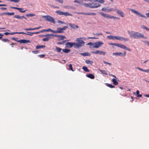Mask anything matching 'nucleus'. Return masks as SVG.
Instances as JSON below:
<instances>
[{"instance_id":"20e7f679","label":"nucleus","mask_w":149,"mask_h":149,"mask_svg":"<svg viewBox=\"0 0 149 149\" xmlns=\"http://www.w3.org/2000/svg\"><path fill=\"white\" fill-rule=\"evenodd\" d=\"M86 7H88L90 8H97L100 6V5L98 3H88L85 4Z\"/></svg>"},{"instance_id":"bb28decb","label":"nucleus","mask_w":149,"mask_h":149,"mask_svg":"<svg viewBox=\"0 0 149 149\" xmlns=\"http://www.w3.org/2000/svg\"><path fill=\"white\" fill-rule=\"evenodd\" d=\"M80 54L84 56H90L91 55V54H89V53H88V52H85V53H81Z\"/></svg>"},{"instance_id":"cd10ccee","label":"nucleus","mask_w":149,"mask_h":149,"mask_svg":"<svg viewBox=\"0 0 149 149\" xmlns=\"http://www.w3.org/2000/svg\"><path fill=\"white\" fill-rule=\"evenodd\" d=\"M66 37L65 36L60 35L58 38V40H63L64 38H65Z\"/></svg>"},{"instance_id":"9b49d317","label":"nucleus","mask_w":149,"mask_h":149,"mask_svg":"<svg viewBox=\"0 0 149 149\" xmlns=\"http://www.w3.org/2000/svg\"><path fill=\"white\" fill-rule=\"evenodd\" d=\"M103 43L102 42H95L94 44L93 48H98L100 46L103 45Z\"/></svg>"},{"instance_id":"79ce46f5","label":"nucleus","mask_w":149,"mask_h":149,"mask_svg":"<svg viewBox=\"0 0 149 149\" xmlns=\"http://www.w3.org/2000/svg\"><path fill=\"white\" fill-rule=\"evenodd\" d=\"M24 33H21V32H15L13 33H10V34L11 35H13L15 34H22Z\"/></svg>"},{"instance_id":"5fc2aeb1","label":"nucleus","mask_w":149,"mask_h":149,"mask_svg":"<svg viewBox=\"0 0 149 149\" xmlns=\"http://www.w3.org/2000/svg\"><path fill=\"white\" fill-rule=\"evenodd\" d=\"M38 56L40 58H43L45 56V54H42L39 55Z\"/></svg>"},{"instance_id":"37998d69","label":"nucleus","mask_w":149,"mask_h":149,"mask_svg":"<svg viewBox=\"0 0 149 149\" xmlns=\"http://www.w3.org/2000/svg\"><path fill=\"white\" fill-rule=\"evenodd\" d=\"M50 37H46L45 38H43L42 39V40L44 41H49V38Z\"/></svg>"},{"instance_id":"6ab92c4d","label":"nucleus","mask_w":149,"mask_h":149,"mask_svg":"<svg viewBox=\"0 0 149 149\" xmlns=\"http://www.w3.org/2000/svg\"><path fill=\"white\" fill-rule=\"evenodd\" d=\"M74 3H78L77 6H79L81 5H84L85 6V4H86V3H84L83 2L80 1L75 0L74 1Z\"/></svg>"},{"instance_id":"423d86ee","label":"nucleus","mask_w":149,"mask_h":149,"mask_svg":"<svg viewBox=\"0 0 149 149\" xmlns=\"http://www.w3.org/2000/svg\"><path fill=\"white\" fill-rule=\"evenodd\" d=\"M43 18H45V20L49 22H52L54 24L55 23V22L54 18L49 15L43 16H42Z\"/></svg>"},{"instance_id":"f257e3e1","label":"nucleus","mask_w":149,"mask_h":149,"mask_svg":"<svg viewBox=\"0 0 149 149\" xmlns=\"http://www.w3.org/2000/svg\"><path fill=\"white\" fill-rule=\"evenodd\" d=\"M128 33L130 36L131 38H133L135 39H138L139 38H143L147 39L146 37L143 34L137 32L132 31L130 32L128 31Z\"/></svg>"},{"instance_id":"e433bc0d","label":"nucleus","mask_w":149,"mask_h":149,"mask_svg":"<svg viewBox=\"0 0 149 149\" xmlns=\"http://www.w3.org/2000/svg\"><path fill=\"white\" fill-rule=\"evenodd\" d=\"M122 54H123L120 52L113 53V55L116 56L120 55H122Z\"/></svg>"},{"instance_id":"603ef678","label":"nucleus","mask_w":149,"mask_h":149,"mask_svg":"<svg viewBox=\"0 0 149 149\" xmlns=\"http://www.w3.org/2000/svg\"><path fill=\"white\" fill-rule=\"evenodd\" d=\"M109 44L111 45H114L115 46H117V43H110Z\"/></svg>"},{"instance_id":"680f3d73","label":"nucleus","mask_w":149,"mask_h":149,"mask_svg":"<svg viewBox=\"0 0 149 149\" xmlns=\"http://www.w3.org/2000/svg\"><path fill=\"white\" fill-rule=\"evenodd\" d=\"M3 35L2 34L0 33V39L2 38Z\"/></svg>"},{"instance_id":"0e129e2a","label":"nucleus","mask_w":149,"mask_h":149,"mask_svg":"<svg viewBox=\"0 0 149 149\" xmlns=\"http://www.w3.org/2000/svg\"><path fill=\"white\" fill-rule=\"evenodd\" d=\"M63 43V42H57V44L60 45H62Z\"/></svg>"},{"instance_id":"f8f14e48","label":"nucleus","mask_w":149,"mask_h":149,"mask_svg":"<svg viewBox=\"0 0 149 149\" xmlns=\"http://www.w3.org/2000/svg\"><path fill=\"white\" fill-rule=\"evenodd\" d=\"M117 13L120 15V16L122 17H124L125 16V14L124 13L118 10V9H115Z\"/></svg>"},{"instance_id":"7c9ffc66","label":"nucleus","mask_w":149,"mask_h":149,"mask_svg":"<svg viewBox=\"0 0 149 149\" xmlns=\"http://www.w3.org/2000/svg\"><path fill=\"white\" fill-rule=\"evenodd\" d=\"M101 72V73L103 74H104L105 75H108V74L107 73V72L105 71L104 70H101L100 69H98Z\"/></svg>"},{"instance_id":"4be33fe9","label":"nucleus","mask_w":149,"mask_h":149,"mask_svg":"<svg viewBox=\"0 0 149 149\" xmlns=\"http://www.w3.org/2000/svg\"><path fill=\"white\" fill-rule=\"evenodd\" d=\"M14 18L18 19H22L23 18H25L26 19V18L24 16H20L18 15H15L14 16Z\"/></svg>"},{"instance_id":"4d7b16f0","label":"nucleus","mask_w":149,"mask_h":149,"mask_svg":"<svg viewBox=\"0 0 149 149\" xmlns=\"http://www.w3.org/2000/svg\"><path fill=\"white\" fill-rule=\"evenodd\" d=\"M88 39H97V38L95 37H88Z\"/></svg>"},{"instance_id":"4468645a","label":"nucleus","mask_w":149,"mask_h":149,"mask_svg":"<svg viewBox=\"0 0 149 149\" xmlns=\"http://www.w3.org/2000/svg\"><path fill=\"white\" fill-rule=\"evenodd\" d=\"M117 47H119L122 49H125L128 51L130 50V49L129 48H128L126 46L117 43Z\"/></svg>"},{"instance_id":"2eb2a0df","label":"nucleus","mask_w":149,"mask_h":149,"mask_svg":"<svg viewBox=\"0 0 149 149\" xmlns=\"http://www.w3.org/2000/svg\"><path fill=\"white\" fill-rule=\"evenodd\" d=\"M116 39H117L118 40L122 41L124 40L125 41H127L128 40V39L127 38H124L122 37L116 36Z\"/></svg>"},{"instance_id":"393cba45","label":"nucleus","mask_w":149,"mask_h":149,"mask_svg":"<svg viewBox=\"0 0 149 149\" xmlns=\"http://www.w3.org/2000/svg\"><path fill=\"white\" fill-rule=\"evenodd\" d=\"M15 14V13L13 12L12 13H4L2 14H0L1 15H13Z\"/></svg>"},{"instance_id":"a19ab883","label":"nucleus","mask_w":149,"mask_h":149,"mask_svg":"<svg viewBox=\"0 0 149 149\" xmlns=\"http://www.w3.org/2000/svg\"><path fill=\"white\" fill-rule=\"evenodd\" d=\"M56 50L57 52H59L61 51L62 49L60 48L57 47H56Z\"/></svg>"},{"instance_id":"c85d7f7f","label":"nucleus","mask_w":149,"mask_h":149,"mask_svg":"<svg viewBox=\"0 0 149 149\" xmlns=\"http://www.w3.org/2000/svg\"><path fill=\"white\" fill-rule=\"evenodd\" d=\"M45 45H37L36 46V49H39L40 48H45Z\"/></svg>"},{"instance_id":"dca6fc26","label":"nucleus","mask_w":149,"mask_h":149,"mask_svg":"<svg viewBox=\"0 0 149 149\" xmlns=\"http://www.w3.org/2000/svg\"><path fill=\"white\" fill-rule=\"evenodd\" d=\"M21 33H22V34H23L29 35L30 36H32L33 34H38V33H39V31L38 32H27V33H24L23 32H21Z\"/></svg>"},{"instance_id":"2f4dec72","label":"nucleus","mask_w":149,"mask_h":149,"mask_svg":"<svg viewBox=\"0 0 149 149\" xmlns=\"http://www.w3.org/2000/svg\"><path fill=\"white\" fill-rule=\"evenodd\" d=\"M116 36H108V38L109 39H116Z\"/></svg>"},{"instance_id":"473e14b6","label":"nucleus","mask_w":149,"mask_h":149,"mask_svg":"<svg viewBox=\"0 0 149 149\" xmlns=\"http://www.w3.org/2000/svg\"><path fill=\"white\" fill-rule=\"evenodd\" d=\"M63 52L65 53H68L70 52V50L68 49H63Z\"/></svg>"},{"instance_id":"13d9d810","label":"nucleus","mask_w":149,"mask_h":149,"mask_svg":"<svg viewBox=\"0 0 149 149\" xmlns=\"http://www.w3.org/2000/svg\"><path fill=\"white\" fill-rule=\"evenodd\" d=\"M58 22L61 23V24H66V23L65 22H62L61 21H58Z\"/></svg>"},{"instance_id":"aec40b11","label":"nucleus","mask_w":149,"mask_h":149,"mask_svg":"<svg viewBox=\"0 0 149 149\" xmlns=\"http://www.w3.org/2000/svg\"><path fill=\"white\" fill-rule=\"evenodd\" d=\"M68 24L70 26L71 28L73 29H78L79 28V26L77 25H75L74 24H72L71 23H69Z\"/></svg>"},{"instance_id":"1a4fd4ad","label":"nucleus","mask_w":149,"mask_h":149,"mask_svg":"<svg viewBox=\"0 0 149 149\" xmlns=\"http://www.w3.org/2000/svg\"><path fill=\"white\" fill-rule=\"evenodd\" d=\"M91 53L93 54H99L100 55H105L106 54L105 52L102 51H100L98 50L92 52H91Z\"/></svg>"},{"instance_id":"49530a36","label":"nucleus","mask_w":149,"mask_h":149,"mask_svg":"<svg viewBox=\"0 0 149 149\" xmlns=\"http://www.w3.org/2000/svg\"><path fill=\"white\" fill-rule=\"evenodd\" d=\"M69 69L70 70H72V71H73L74 70L72 69V65L71 64H70L69 65Z\"/></svg>"},{"instance_id":"a211bd4d","label":"nucleus","mask_w":149,"mask_h":149,"mask_svg":"<svg viewBox=\"0 0 149 149\" xmlns=\"http://www.w3.org/2000/svg\"><path fill=\"white\" fill-rule=\"evenodd\" d=\"M18 42H19L20 43H30V41L29 40H27L26 39H22L20 40H19L18 41Z\"/></svg>"},{"instance_id":"f704fd0d","label":"nucleus","mask_w":149,"mask_h":149,"mask_svg":"<svg viewBox=\"0 0 149 149\" xmlns=\"http://www.w3.org/2000/svg\"><path fill=\"white\" fill-rule=\"evenodd\" d=\"M86 63L87 64H92V63H93V62L89 60H87L85 61Z\"/></svg>"},{"instance_id":"412c9836","label":"nucleus","mask_w":149,"mask_h":149,"mask_svg":"<svg viewBox=\"0 0 149 149\" xmlns=\"http://www.w3.org/2000/svg\"><path fill=\"white\" fill-rule=\"evenodd\" d=\"M60 35H57V34L54 35L53 34H47L43 36L47 37L48 36H51L53 37V38L54 37H57L58 38Z\"/></svg>"},{"instance_id":"58836bf2","label":"nucleus","mask_w":149,"mask_h":149,"mask_svg":"<svg viewBox=\"0 0 149 149\" xmlns=\"http://www.w3.org/2000/svg\"><path fill=\"white\" fill-rule=\"evenodd\" d=\"M82 69L85 72H89V70L88 69L87 67L86 66H83V67Z\"/></svg>"},{"instance_id":"5701e85b","label":"nucleus","mask_w":149,"mask_h":149,"mask_svg":"<svg viewBox=\"0 0 149 149\" xmlns=\"http://www.w3.org/2000/svg\"><path fill=\"white\" fill-rule=\"evenodd\" d=\"M42 26H39L35 28H26V29H24V30L25 31H30V30H34L36 29H40V28H42Z\"/></svg>"},{"instance_id":"338daca9","label":"nucleus","mask_w":149,"mask_h":149,"mask_svg":"<svg viewBox=\"0 0 149 149\" xmlns=\"http://www.w3.org/2000/svg\"><path fill=\"white\" fill-rule=\"evenodd\" d=\"M0 9L1 10H6L7 8H5L4 7H1L0 8Z\"/></svg>"},{"instance_id":"6e6552de","label":"nucleus","mask_w":149,"mask_h":149,"mask_svg":"<svg viewBox=\"0 0 149 149\" xmlns=\"http://www.w3.org/2000/svg\"><path fill=\"white\" fill-rule=\"evenodd\" d=\"M101 10L105 12L109 13L112 11H115V10L113 9L112 8L103 7L102 8Z\"/></svg>"},{"instance_id":"864d4df0","label":"nucleus","mask_w":149,"mask_h":149,"mask_svg":"<svg viewBox=\"0 0 149 149\" xmlns=\"http://www.w3.org/2000/svg\"><path fill=\"white\" fill-rule=\"evenodd\" d=\"M104 64H108L109 65H111V64L110 63H108V62H106V61H104Z\"/></svg>"},{"instance_id":"f3484780","label":"nucleus","mask_w":149,"mask_h":149,"mask_svg":"<svg viewBox=\"0 0 149 149\" xmlns=\"http://www.w3.org/2000/svg\"><path fill=\"white\" fill-rule=\"evenodd\" d=\"M10 8H13V9L18 10H19V12H20L21 13H24L27 10H22V9H23V8H17V7H10Z\"/></svg>"},{"instance_id":"a878e982","label":"nucleus","mask_w":149,"mask_h":149,"mask_svg":"<svg viewBox=\"0 0 149 149\" xmlns=\"http://www.w3.org/2000/svg\"><path fill=\"white\" fill-rule=\"evenodd\" d=\"M86 76L87 77L92 79H93L95 78L93 74H86Z\"/></svg>"},{"instance_id":"774afa93","label":"nucleus","mask_w":149,"mask_h":149,"mask_svg":"<svg viewBox=\"0 0 149 149\" xmlns=\"http://www.w3.org/2000/svg\"><path fill=\"white\" fill-rule=\"evenodd\" d=\"M147 17H149V13L146 14Z\"/></svg>"},{"instance_id":"de8ad7c7","label":"nucleus","mask_w":149,"mask_h":149,"mask_svg":"<svg viewBox=\"0 0 149 149\" xmlns=\"http://www.w3.org/2000/svg\"><path fill=\"white\" fill-rule=\"evenodd\" d=\"M55 1L57 2H58L61 3H63V0H55Z\"/></svg>"},{"instance_id":"3c124183","label":"nucleus","mask_w":149,"mask_h":149,"mask_svg":"<svg viewBox=\"0 0 149 149\" xmlns=\"http://www.w3.org/2000/svg\"><path fill=\"white\" fill-rule=\"evenodd\" d=\"M18 39V38H12V40H15V41H16L17 42H18V40H17Z\"/></svg>"},{"instance_id":"69168bd1","label":"nucleus","mask_w":149,"mask_h":149,"mask_svg":"<svg viewBox=\"0 0 149 149\" xmlns=\"http://www.w3.org/2000/svg\"><path fill=\"white\" fill-rule=\"evenodd\" d=\"M7 6V5L6 4H0V6Z\"/></svg>"},{"instance_id":"8fccbe9b","label":"nucleus","mask_w":149,"mask_h":149,"mask_svg":"<svg viewBox=\"0 0 149 149\" xmlns=\"http://www.w3.org/2000/svg\"><path fill=\"white\" fill-rule=\"evenodd\" d=\"M10 1L17 3L19 2V0H10Z\"/></svg>"},{"instance_id":"0eeeda50","label":"nucleus","mask_w":149,"mask_h":149,"mask_svg":"<svg viewBox=\"0 0 149 149\" xmlns=\"http://www.w3.org/2000/svg\"><path fill=\"white\" fill-rule=\"evenodd\" d=\"M68 28L67 26H64L63 27L60 28H59L57 29V30L55 31L54 33H62L64 32L63 30H65L66 29Z\"/></svg>"},{"instance_id":"e2e57ef3","label":"nucleus","mask_w":149,"mask_h":149,"mask_svg":"<svg viewBox=\"0 0 149 149\" xmlns=\"http://www.w3.org/2000/svg\"><path fill=\"white\" fill-rule=\"evenodd\" d=\"M10 33L8 32H6L4 33V34L6 35H8L10 34Z\"/></svg>"},{"instance_id":"72a5a7b5","label":"nucleus","mask_w":149,"mask_h":149,"mask_svg":"<svg viewBox=\"0 0 149 149\" xmlns=\"http://www.w3.org/2000/svg\"><path fill=\"white\" fill-rule=\"evenodd\" d=\"M84 14L86 15H95L96 14L94 13H84Z\"/></svg>"},{"instance_id":"7ed1b4c3","label":"nucleus","mask_w":149,"mask_h":149,"mask_svg":"<svg viewBox=\"0 0 149 149\" xmlns=\"http://www.w3.org/2000/svg\"><path fill=\"white\" fill-rule=\"evenodd\" d=\"M100 14L102 17L106 18L108 19H119V18L117 17H114L113 16H111L109 15L103 13V12H100Z\"/></svg>"},{"instance_id":"ddd939ff","label":"nucleus","mask_w":149,"mask_h":149,"mask_svg":"<svg viewBox=\"0 0 149 149\" xmlns=\"http://www.w3.org/2000/svg\"><path fill=\"white\" fill-rule=\"evenodd\" d=\"M66 47L68 48H71L73 46L74 47L75 46V43L73 42H67L65 44Z\"/></svg>"},{"instance_id":"a18cd8bd","label":"nucleus","mask_w":149,"mask_h":149,"mask_svg":"<svg viewBox=\"0 0 149 149\" xmlns=\"http://www.w3.org/2000/svg\"><path fill=\"white\" fill-rule=\"evenodd\" d=\"M2 41L4 42H9L10 40L7 39H3L2 40Z\"/></svg>"},{"instance_id":"ea45409f","label":"nucleus","mask_w":149,"mask_h":149,"mask_svg":"<svg viewBox=\"0 0 149 149\" xmlns=\"http://www.w3.org/2000/svg\"><path fill=\"white\" fill-rule=\"evenodd\" d=\"M106 85L111 88H113L115 87V86H114L110 84H107Z\"/></svg>"},{"instance_id":"c756f323","label":"nucleus","mask_w":149,"mask_h":149,"mask_svg":"<svg viewBox=\"0 0 149 149\" xmlns=\"http://www.w3.org/2000/svg\"><path fill=\"white\" fill-rule=\"evenodd\" d=\"M112 81L113 84L115 85H117L118 84V82L116 81L115 79H112Z\"/></svg>"},{"instance_id":"c9c22d12","label":"nucleus","mask_w":149,"mask_h":149,"mask_svg":"<svg viewBox=\"0 0 149 149\" xmlns=\"http://www.w3.org/2000/svg\"><path fill=\"white\" fill-rule=\"evenodd\" d=\"M139 90H137L136 91V93L137 96L138 97H141L142 96V95L141 94H139Z\"/></svg>"},{"instance_id":"bf43d9fd","label":"nucleus","mask_w":149,"mask_h":149,"mask_svg":"<svg viewBox=\"0 0 149 149\" xmlns=\"http://www.w3.org/2000/svg\"><path fill=\"white\" fill-rule=\"evenodd\" d=\"M143 72H147V73H148L149 72V69H147V70H144Z\"/></svg>"},{"instance_id":"c03bdc74","label":"nucleus","mask_w":149,"mask_h":149,"mask_svg":"<svg viewBox=\"0 0 149 149\" xmlns=\"http://www.w3.org/2000/svg\"><path fill=\"white\" fill-rule=\"evenodd\" d=\"M141 27L142 28H143V29H146V30H147V31H149V28H147V27L145 26H144L142 25L141 26Z\"/></svg>"},{"instance_id":"6e6d98bb","label":"nucleus","mask_w":149,"mask_h":149,"mask_svg":"<svg viewBox=\"0 0 149 149\" xmlns=\"http://www.w3.org/2000/svg\"><path fill=\"white\" fill-rule=\"evenodd\" d=\"M94 35H96L97 36H99L100 35H102V33H97L96 34H94Z\"/></svg>"},{"instance_id":"4c0bfd02","label":"nucleus","mask_w":149,"mask_h":149,"mask_svg":"<svg viewBox=\"0 0 149 149\" xmlns=\"http://www.w3.org/2000/svg\"><path fill=\"white\" fill-rule=\"evenodd\" d=\"M26 16L28 17H33L35 16V15L33 13L29 14L26 15Z\"/></svg>"},{"instance_id":"9d476101","label":"nucleus","mask_w":149,"mask_h":149,"mask_svg":"<svg viewBox=\"0 0 149 149\" xmlns=\"http://www.w3.org/2000/svg\"><path fill=\"white\" fill-rule=\"evenodd\" d=\"M130 10L131 11V12L135 13L136 15H138V16H140L141 17H145V18L146 17L145 16L142 15L141 13H139L136 10L134 9H130Z\"/></svg>"},{"instance_id":"b1692460","label":"nucleus","mask_w":149,"mask_h":149,"mask_svg":"<svg viewBox=\"0 0 149 149\" xmlns=\"http://www.w3.org/2000/svg\"><path fill=\"white\" fill-rule=\"evenodd\" d=\"M44 31H47V32L51 31V32H53V33H54V32H55V31L52 30L50 29H48L47 30L43 29V30H42L39 31V33H41V32H42Z\"/></svg>"},{"instance_id":"39448f33","label":"nucleus","mask_w":149,"mask_h":149,"mask_svg":"<svg viewBox=\"0 0 149 149\" xmlns=\"http://www.w3.org/2000/svg\"><path fill=\"white\" fill-rule=\"evenodd\" d=\"M58 15H63L65 16H72V14L68 12H63L60 10H56L55 12Z\"/></svg>"},{"instance_id":"052dcab7","label":"nucleus","mask_w":149,"mask_h":149,"mask_svg":"<svg viewBox=\"0 0 149 149\" xmlns=\"http://www.w3.org/2000/svg\"><path fill=\"white\" fill-rule=\"evenodd\" d=\"M136 68L137 69H138L139 70H140L141 71H143V72L144 71V70H143V69H142L141 68H138V67H136Z\"/></svg>"},{"instance_id":"09e8293b","label":"nucleus","mask_w":149,"mask_h":149,"mask_svg":"<svg viewBox=\"0 0 149 149\" xmlns=\"http://www.w3.org/2000/svg\"><path fill=\"white\" fill-rule=\"evenodd\" d=\"M32 52L35 54H37L39 52L38 51L36 50V51H32Z\"/></svg>"},{"instance_id":"f03ea898","label":"nucleus","mask_w":149,"mask_h":149,"mask_svg":"<svg viewBox=\"0 0 149 149\" xmlns=\"http://www.w3.org/2000/svg\"><path fill=\"white\" fill-rule=\"evenodd\" d=\"M85 38H83V37L77 38L76 40V41L77 42V43H75V46L74 48H78L83 46L84 45L85 42L83 40H81V39L85 40Z\"/></svg>"}]
</instances>
